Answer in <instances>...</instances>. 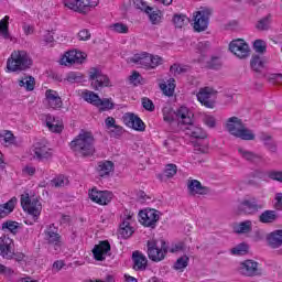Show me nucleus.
Returning <instances> with one entry per match:
<instances>
[{
	"mask_svg": "<svg viewBox=\"0 0 282 282\" xmlns=\"http://www.w3.org/2000/svg\"><path fill=\"white\" fill-rule=\"evenodd\" d=\"M238 153L241 155V158H243V160H247V162H259V160H261V156H259V154L248 151L245 148H239Z\"/></svg>",
	"mask_w": 282,
	"mask_h": 282,
	"instance_id": "nucleus-35",
	"label": "nucleus"
},
{
	"mask_svg": "<svg viewBox=\"0 0 282 282\" xmlns=\"http://www.w3.org/2000/svg\"><path fill=\"white\" fill-rule=\"evenodd\" d=\"M175 118H177L178 122H182V117L177 115V110H173L169 107L163 108V120L165 122H174Z\"/></svg>",
	"mask_w": 282,
	"mask_h": 282,
	"instance_id": "nucleus-34",
	"label": "nucleus"
},
{
	"mask_svg": "<svg viewBox=\"0 0 282 282\" xmlns=\"http://www.w3.org/2000/svg\"><path fill=\"white\" fill-rule=\"evenodd\" d=\"M133 4L137 10L145 12V14H149L153 10V8L147 6V2H144L143 0H133Z\"/></svg>",
	"mask_w": 282,
	"mask_h": 282,
	"instance_id": "nucleus-46",
	"label": "nucleus"
},
{
	"mask_svg": "<svg viewBox=\"0 0 282 282\" xmlns=\"http://www.w3.org/2000/svg\"><path fill=\"white\" fill-rule=\"evenodd\" d=\"M17 202V197H12L9 202L0 205V219L3 217H8V215H10V213L14 210Z\"/></svg>",
	"mask_w": 282,
	"mask_h": 282,
	"instance_id": "nucleus-30",
	"label": "nucleus"
},
{
	"mask_svg": "<svg viewBox=\"0 0 282 282\" xmlns=\"http://www.w3.org/2000/svg\"><path fill=\"white\" fill-rule=\"evenodd\" d=\"M43 236L46 243L51 246H55L56 248H61V243H62L61 234H58V229L56 228V226H54V224H51L46 227Z\"/></svg>",
	"mask_w": 282,
	"mask_h": 282,
	"instance_id": "nucleus-17",
	"label": "nucleus"
},
{
	"mask_svg": "<svg viewBox=\"0 0 282 282\" xmlns=\"http://www.w3.org/2000/svg\"><path fill=\"white\" fill-rule=\"evenodd\" d=\"M32 65V59L25 51H14L7 62V69L9 72H24V69H30Z\"/></svg>",
	"mask_w": 282,
	"mask_h": 282,
	"instance_id": "nucleus-5",
	"label": "nucleus"
},
{
	"mask_svg": "<svg viewBox=\"0 0 282 282\" xmlns=\"http://www.w3.org/2000/svg\"><path fill=\"white\" fill-rule=\"evenodd\" d=\"M109 252H111V245L107 240L100 241L99 245H96L93 249L94 259L96 261H105Z\"/></svg>",
	"mask_w": 282,
	"mask_h": 282,
	"instance_id": "nucleus-20",
	"label": "nucleus"
},
{
	"mask_svg": "<svg viewBox=\"0 0 282 282\" xmlns=\"http://www.w3.org/2000/svg\"><path fill=\"white\" fill-rule=\"evenodd\" d=\"M249 247L246 242H241L234 247L230 252L236 257H243V254H248Z\"/></svg>",
	"mask_w": 282,
	"mask_h": 282,
	"instance_id": "nucleus-40",
	"label": "nucleus"
},
{
	"mask_svg": "<svg viewBox=\"0 0 282 282\" xmlns=\"http://www.w3.org/2000/svg\"><path fill=\"white\" fill-rule=\"evenodd\" d=\"M267 243L270 248H281L282 246V230H274L267 236Z\"/></svg>",
	"mask_w": 282,
	"mask_h": 282,
	"instance_id": "nucleus-26",
	"label": "nucleus"
},
{
	"mask_svg": "<svg viewBox=\"0 0 282 282\" xmlns=\"http://www.w3.org/2000/svg\"><path fill=\"white\" fill-rule=\"evenodd\" d=\"M130 219L131 216H128L119 227V236L122 239H129L133 235V228L131 227V223H129Z\"/></svg>",
	"mask_w": 282,
	"mask_h": 282,
	"instance_id": "nucleus-27",
	"label": "nucleus"
},
{
	"mask_svg": "<svg viewBox=\"0 0 282 282\" xmlns=\"http://www.w3.org/2000/svg\"><path fill=\"white\" fill-rule=\"evenodd\" d=\"M177 116L181 118V124H186L185 128L186 134L192 138L204 140L206 138V133L204 130L193 123V112L188 110L187 107H181L177 109Z\"/></svg>",
	"mask_w": 282,
	"mask_h": 282,
	"instance_id": "nucleus-4",
	"label": "nucleus"
},
{
	"mask_svg": "<svg viewBox=\"0 0 282 282\" xmlns=\"http://www.w3.org/2000/svg\"><path fill=\"white\" fill-rule=\"evenodd\" d=\"M98 3V0H64L65 8L74 10V12H79L80 14H87Z\"/></svg>",
	"mask_w": 282,
	"mask_h": 282,
	"instance_id": "nucleus-9",
	"label": "nucleus"
},
{
	"mask_svg": "<svg viewBox=\"0 0 282 282\" xmlns=\"http://www.w3.org/2000/svg\"><path fill=\"white\" fill-rule=\"evenodd\" d=\"M270 80H273V83H275V85H282V74L271 75Z\"/></svg>",
	"mask_w": 282,
	"mask_h": 282,
	"instance_id": "nucleus-63",
	"label": "nucleus"
},
{
	"mask_svg": "<svg viewBox=\"0 0 282 282\" xmlns=\"http://www.w3.org/2000/svg\"><path fill=\"white\" fill-rule=\"evenodd\" d=\"M263 209V204L257 203V199H245L240 203V210L246 215H256L259 210Z\"/></svg>",
	"mask_w": 282,
	"mask_h": 282,
	"instance_id": "nucleus-21",
	"label": "nucleus"
},
{
	"mask_svg": "<svg viewBox=\"0 0 282 282\" xmlns=\"http://www.w3.org/2000/svg\"><path fill=\"white\" fill-rule=\"evenodd\" d=\"M113 166L111 161H100L97 165L99 177H110L111 173H113Z\"/></svg>",
	"mask_w": 282,
	"mask_h": 282,
	"instance_id": "nucleus-25",
	"label": "nucleus"
},
{
	"mask_svg": "<svg viewBox=\"0 0 282 282\" xmlns=\"http://www.w3.org/2000/svg\"><path fill=\"white\" fill-rule=\"evenodd\" d=\"M96 139L91 132L82 131L72 142L70 149L75 153H79L83 158H91L96 153V147L94 145Z\"/></svg>",
	"mask_w": 282,
	"mask_h": 282,
	"instance_id": "nucleus-1",
	"label": "nucleus"
},
{
	"mask_svg": "<svg viewBox=\"0 0 282 282\" xmlns=\"http://www.w3.org/2000/svg\"><path fill=\"white\" fill-rule=\"evenodd\" d=\"M78 39L79 41H89V39H91V33H89V30L84 29L79 31Z\"/></svg>",
	"mask_w": 282,
	"mask_h": 282,
	"instance_id": "nucleus-59",
	"label": "nucleus"
},
{
	"mask_svg": "<svg viewBox=\"0 0 282 282\" xmlns=\"http://www.w3.org/2000/svg\"><path fill=\"white\" fill-rule=\"evenodd\" d=\"M33 158L36 160H50L52 158V149L43 142H36L33 145Z\"/></svg>",
	"mask_w": 282,
	"mask_h": 282,
	"instance_id": "nucleus-22",
	"label": "nucleus"
},
{
	"mask_svg": "<svg viewBox=\"0 0 282 282\" xmlns=\"http://www.w3.org/2000/svg\"><path fill=\"white\" fill-rule=\"evenodd\" d=\"M76 59L74 56V51H68L66 54L62 57V65H75Z\"/></svg>",
	"mask_w": 282,
	"mask_h": 282,
	"instance_id": "nucleus-50",
	"label": "nucleus"
},
{
	"mask_svg": "<svg viewBox=\"0 0 282 282\" xmlns=\"http://www.w3.org/2000/svg\"><path fill=\"white\" fill-rule=\"evenodd\" d=\"M149 19L151 21V23H153V25H158V23H160V21H162V11L158 10V11H150L149 13Z\"/></svg>",
	"mask_w": 282,
	"mask_h": 282,
	"instance_id": "nucleus-51",
	"label": "nucleus"
},
{
	"mask_svg": "<svg viewBox=\"0 0 282 282\" xmlns=\"http://www.w3.org/2000/svg\"><path fill=\"white\" fill-rule=\"evenodd\" d=\"M197 96V100L204 105V107H207V109H213V101H210V97L213 96V88L205 87L200 88Z\"/></svg>",
	"mask_w": 282,
	"mask_h": 282,
	"instance_id": "nucleus-24",
	"label": "nucleus"
},
{
	"mask_svg": "<svg viewBox=\"0 0 282 282\" xmlns=\"http://www.w3.org/2000/svg\"><path fill=\"white\" fill-rule=\"evenodd\" d=\"M173 23L175 28H184L186 23H188V18H186L185 14H174L173 17Z\"/></svg>",
	"mask_w": 282,
	"mask_h": 282,
	"instance_id": "nucleus-42",
	"label": "nucleus"
},
{
	"mask_svg": "<svg viewBox=\"0 0 282 282\" xmlns=\"http://www.w3.org/2000/svg\"><path fill=\"white\" fill-rule=\"evenodd\" d=\"M239 274L243 276H257L261 274V270H259V263L253 260H245L239 263L237 268Z\"/></svg>",
	"mask_w": 282,
	"mask_h": 282,
	"instance_id": "nucleus-14",
	"label": "nucleus"
},
{
	"mask_svg": "<svg viewBox=\"0 0 282 282\" xmlns=\"http://www.w3.org/2000/svg\"><path fill=\"white\" fill-rule=\"evenodd\" d=\"M0 257L12 259L14 257V240L8 236L0 237Z\"/></svg>",
	"mask_w": 282,
	"mask_h": 282,
	"instance_id": "nucleus-18",
	"label": "nucleus"
},
{
	"mask_svg": "<svg viewBox=\"0 0 282 282\" xmlns=\"http://www.w3.org/2000/svg\"><path fill=\"white\" fill-rule=\"evenodd\" d=\"M65 80H67V83H83V74L70 72L66 75Z\"/></svg>",
	"mask_w": 282,
	"mask_h": 282,
	"instance_id": "nucleus-49",
	"label": "nucleus"
},
{
	"mask_svg": "<svg viewBox=\"0 0 282 282\" xmlns=\"http://www.w3.org/2000/svg\"><path fill=\"white\" fill-rule=\"evenodd\" d=\"M128 63H133L134 65H140L143 69H155L159 65L164 63V59L159 55H152L148 52H141L134 54L132 57L128 58Z\"/></svg>",
	"mask_w": 282,
	"mask_h": 282,
	"instance_id": "nucleus-6",
	"label": "nucleus"
},
{
	"mask_svg": "<svg viewBox=\"0 0 282 282\" xmlns=\"http://www.w3.org/2000/svg\"><path fill=\"white\" fill-rule=\"evenodd\" d=\"M263 67H264L263 59H261L259 56H253L251 58V68L253 69V72H261Z\"/></svg>",
	"mask_w": 282,
	"mask_h": 282,
	"instance_id": "nucleus-47",
	"label": "nucleus"
},
{
	"mask_svg": "<svg viewBox=\"0 0 282 282\" xmlns=\"http://www.w3.org/2000/svg\"><path fill=\"white\" fill-rule=\"evenodd\" d=\"M226 131L230 133V135H234V138H239L240 140H254L256 135L254 132L246 124H243V121L239 119L238 117H231L227 119L226 124H225Z\"/></svg>",
	"mask_w": 282,
	"mask_h": 282,
	"instance_id": "nucleus-3",
	"label": "nucleus"
},
{
	"mask_svg": "<svg viewBox=\"0 0 282 282\" xmlns=\"http://www.w3.org/2000/svg\"><path fill=\"white\" fill-rule=\"evenodd\" d=\"M132 261H133V270H137V271L147 270V265L149 264V260L147 259V256H144V253L140 251H133Z\"/></svg>",
	"mask_w": 282,
	"mask_h": 282,
	"instance_id": "nucleus-23",
	"label": "nucleus"
},
{
	"mask_svg": "<svg viewBox=\"0 0 282 282\" xmlns=\"http://www.w3.org/2000/svg\"><path fill=\"white\" fill-rule=\"evenodd\" d=\"M82 98L83 100L89 102V105H94L95 107H97L98 102H100V96L91 90H84L82 93Z\"/></svg>",
	"mask_w": 282,
	"mask_h": 282,
	"instance_id": "nucleus-32",
	"label": "nucleus"
},
{
	"mask_svg": "<svg viewBox=\"0 0 282 282\" xmlns=\"http://www.w3.org/2000/svg\"><path fill=\"white\" fill-rule=\"evenodd\" d=\"M69 184V180L65 175H58L51 181V185L55 188H63Z\"/></svg>",
	"mask_w": 282,
	"mask_h": 282,
	"instance_id": "nucleus-41",
	"label": "nucleus"
},
{
	"mask_svg": "<svg viewBox=\"0 0 282 282\" xmlns=\"http://www.w3.org/2000/svg\"><path fill=\"white\" fill-rule=\"evenodd\" d=\"M267 176L270 180H274L275 182H281L282 183V170L281 171H269L267 172Z\"/></svg>",
	"mask_w": 282,
	"mask_h": 282,
	"instance_id": "nucleus-58",
	"label": "nucleus"
},
{
	"mask_svg": "<svg viewBox=\"0 0 282 282\" xmlns=\"http://www.w3.org/2000/svg\"><path fill=\"white\" fill-rule=\"evenodd\" d=\"M74 56H75V63H77V65H80L83 63V59L85 58V53L74 51Z\"/></svg>",
	"mask_w": 282,
	"mask_h": 282,
	"instance_id": "nucleus-62",
	"label": "nucleus"
},
{
	"mask_svg": "<svg viewBox=\"0 0 282 282\" xmlns=\"http://www.w3.org/2000/svg\"><path fill=\"white\" fill-rule=\"evenodd\" d=\"M0 274L2 276H7V279H10L14 274V270L10 267H7L6 264L0 263Z\"/></svg>",
	"mask_w": 282,
	"mask_h": 282,
	"instance_id": "nucleus-56",
	"label": "nucleus"
},
{
	"mask_svg": "<svg viewBox=\"0 0 282 282\" xmlns=\"http://www.w3.org/2000/svg\"><path fill=\"white\" fill-rule=\"evenodd\" d=\"M110 30L117 34H127L129 32V26L124 23H115L110 25Z\"/></svg>",
	"mask_w": 282,
	"mask_h": 282,
	"instance_id": "nucleus-45",
	"label": "nucleus"
},
{
	"mask_svg": "<svg viewBox=\"0 0 282 282\" xmlns=\"http://www.w3.org/2000/svg\"><path fill=\"white\" fill-rule=\"evenodd\" d=\"M163 175L167 178L175 177L177 175V165L170 163L165 166Z\"/></svg>",
	"mask_w": 282,
	"mask_h": 282,
	"instance_id": "nucleus-44",
	"label": "nucleus"
},
{
	"mask_svg": "<svg viewBox=\"0 0 282 282\" xmlns=\"http://www.w3.org/2000/svg\"><path fill=\"white\" fill-rule=\"evenodd\" d=\"M10 17L6 15L2 20H0V34L3 39H10V32L8 28L10 25Z\"/></svg>",
	"mask_w": 282,
	"mask_h": 282,
	"instance_id": "nucleus-39",
	"label": "nucleus"
},
{
	"mask_svg": "<svg viewBox=\"0 0 282 282\" xmlns=\"http://www.w3.org/2000/svg\"><path fill=\"white\" fill-rule=\"evenodd\" d=\"M186 186H187V193L191 197H197V195L198 196L209 195L210 193V187L202 185V182L195 178H188Z\"/></svg>",
	"mask_w": 282,
	"mask_h": 282,
	"instance_id": "nucleus-13",
	"label": "nucleus"
},
{
	"mask_svg": "<svg viewBox=\"0 0 282 282\" xmlns=\"http://www.w3.org/2000/svg\"><path fill=\"white\" fill-rule=\"evenodd\" d=\"M2 144H14V142H17V139L14 138V134L12 133V131H4V133L0 134Z\"/></svg>",
	"mask_w": 282,
	"mask_h": 282,
	"instance_id": "nucleus-43",
	"label": "nucleus"
},
{
	"mask_svg": "<svg viewBox=\"0 0 282 282\" xmlns=\"http://www.w3.org/2000/svg\"><path fill=\"white\" fill-rule=\"evenodd\" d=\"M89 198L91 202H95V204H99V206H107L113 199V193L109 191H97L96 188H93L89 192Z\"/></svg>",
	"mask_w": 282,
	"mask_h": 282,
	"instance_id": "nucleus-15",
	"label": "nucleus"
},
{
	"mask_svg": "<svg viewBox=\"0 0 282 282\" xmlns=\"http://www.w3.org/2000/svg\"><path fill=\"white\" fill-rule=\"evenodd\" d=\"M160 215H162L160 210L144 209L139 213V221L145 228H155L158 221H160Z\"/></svg>",
	"mask_w": 282,
	"mask_h": 282,
	"instance_id": "nucleus-11",
	"label": "nucleus"
},
{
	"mask_svg": "<svg viewBox=\"0 0 282 282\" xmlns=\"http://www.w3.org/2000/svg\"><path fill=\"white\" fill-rule=\"evenodd\" d=\"M35 85H36V80L32 76L24 77L19 80V86L24 87L26 91H34Z\"/></svg>",
	"mask_w": 282,
	"mask_h": 282,
	"instance_id": "nucleus-37",
	"label": "nucleus"
},
{
	"mask_svg": "<svg viewBox=\"0 0 282 282\" xmlns=\"http://www.w3.org/2000/svg\"><path fill=\"white\" fill-rule=\"evenodd\" d=\"M267 47H268V44L263 40H256L253 42V50L258 54H264Z\"/></svg>",
	"mask_w": 282,
	"mask_h": 282,
	"instance_id": "nucleus-48",
	"label": "nucleus"
},
{
	"mask_svg": "<svg viewBox=\"0 0 282 282\" xmlns=\"http://www.w3.org/2000/svg\"><path fill=\"white\" fill-rule=\"evenodd\" d=\"M141 102L145 111H155V105L153 104V100H151L149 97H143L141 99Z\"/></svg>",
	"mask_w": 282,
	"mask_h": 282,
	"instance_id": "nucleus-53",
	"label": "nucleus"
},
{
	"mask_svg": "<svg viewBox=\"0 0 282 282\" xmlns=\"http://www.w3.org/2000/svg\"><path fill=\"white\" fill-rule=\"evenodd\" d=\"M188 267V257H181L174 263L175 270H184V268Z\"/></svg>",
	"mask_w": 282,
	"mask_h": 282,
	"instance_id": "nucleus-52",
	"label": "nucleus"
},
{
	"mask_svg": "<svg viewBox=\"0 0 282 282\" xmlns=\"http://www.w3.org/2000/svg\"><path fill=\"white\" fill-rule=\"evenodd\" d=\"M88 80L90 83V87L95 89V91H99L104 87H110L111 80L109 76L102 73L99 68L91 67L88 72Z\"/></svg>",
	"mask_w": 282,
	"mask_h": 282,
	"instance_id": "nucleus-8",
	"label": "nucleus"
},
{
	"mask_svg": "<svg viewBox=\"0 0 282 282\" xmlns=\"http://www.w3.org/2000/svg\"><path fill=\"white\" fill-rule=\"evenodd\" d=\"M234 232H236V235H248V232H252V220H245L235 224Z\"/></svg>",
	"mask_w": 282,
	"mask_h": 282,
	"instance_id": "nucleus-29",
	"label": "nucleus"
},
{
	"mask_svg": "<svg viewBox=\"0 0 282 282\" xmlns=\"http://www.w3.org/2000/svg\"><path fill=\"white\" fill-rule=\"evenodd\" d=\"M279 219V215L274 210H264L259 216V221L261 224H274V221Z\"/></svg>",
	"mask_w": 282,
	"mask_h": 282,
	"instance_id": "nucleus-33",
	"label": "nucleus"
},
{
	"mask_svg": "<svg viewBox=\"0 0 282 282\" xmlns=\"http://www.w3.org/2000/svg\"><path fill=\"white\" fill-rule=\"evenodd\" d=\"M97 107H101L102 111H107L109 109H113V102L109 99H100L99 102H97Z\"/></svg>",
	"mask_w": 282,
	"mask_h": 282,
	"instance_id": "nucleus-55",
	"label": "nucleus"
},
{
	"mask_svg": "<svg viewBox=\"0 0 282 282\" xmlns=\"http://www.w3.org/2000/svg\"><path fill=\"white\" fill-rule=\"evenodd\" d=\"M46 127L53 133H61V131H63V123L52 115L46 116Z\"/></svg>",
	"mask_w": 282,
	"mask_h": 282,
	"instance_id": "nucleus-28",
	"label": "nucleus"
},
{
	"mask_svg": "<svg viewBox=\"0 0 282 282\" xmlns=\"http://www.w3.org/2000/svg\"><path fill=\"white\" fill-rule=\"evenodd\" d=\"M122 120L126 127H130L134 131H144L147 129V124H144L142 119L133 112H126Z\"/></svg>",
	"mask_w": 282,
	"mask_h": 282,
	"instance_id": "nucleus-16",
	"label": "nucleus"
},
{
	"mask_svg": "<svg viewBox=\"0 0 282 282\" xmlns=\"http://www.w3.org/2000/svg\"><path fill=\"white\" fill-rule=\"evenodd\" d=\"M160 89L165 96H173L175 94V79H170L169 84H160Z\"/></svg>",
	"mask_w": 282,
	"mask_h": 282,
	"instance_id": "nucleus-38",
	"label": "nucleus"
},
{
	"mask_svg": "<svg viewBox=\"0 0 282 282\" xmlns=\"http://www.w3.org/2000/svg\"><path fill=\"white\" fill-rule=\"evenodd\" d=\"M274 208H275L276 210H282V193L275 194V204H274Z\"/></svg>",
	"mask_w": 282,
	"mask_h": 282,
	"instance_id": "nucleus-61",
	"label": "nucleus"
},
{
	"mask_svg": "<svg viewBox=\"0 0 282 282\" xmlns=\"http://www.w3.org/2000/svg\"><path fill=\"white\" fill-rule=\"evenodd\" d=\"M198 50L203 56H209L210 54V43L209 42H200L198 44Z\"/></svg>",
	"mask_w": 282,
	"mask_h": 282,
	"instance_id": "nucleus-54",
	"label": "nucleus"
},
{
	"mask_svg": "<svg viewBox=\"0 0 282 282\" xmlns=\"http://www.w3.org/2000/svg\"><path fill=\"white\" fill-rule=\"evenodd\" d=\"M229 51L240 59L248 58V56H250V46L241 39L231 41L229 43Z\"/></svg>",
	"mask_w": 282,
	"mask_h": 282,
	"instance_id": "nucleus-12",
	"label": "nucleus"
},
{
	"mask_svg": "<svg viewBox=\"0 0 282 282\" xmlns=\"http://www.w3.org/2000/svg\"><path fill=\"white\" fill-rule=\"evenodd\" d=\"M270 25H272V15H267L257 22L256 28L259 32H264L270 30Z\"/></svg>",
	"mask_w": 282,
	"mask_h": 282,
	"instance_id": "nucleus-36",
	"label": "nucleus"
},
{
	"mask_svg": "<svg viewBox=\"0 0 282 282\" xmlns=\"http://www.w3.org/2000/svg\"><path fill=\"white\" fill-rule=\"evenodd\" d=\"M45 102L50 109H63V99L56 90L47 89L45 91Z\"/></svg>",
	"mask_w": 282,
	"mask_h": 282,
	"instance_id": "nucleus-19",
	"label": "nucleus"
},
{
	"mask_svg": "<svg viewBox=\"0 0 282 282\" xmlns=\"http://www.w3.org/2000/svg\"><path fill=\"white\" fill-rule=\"evenodd\" d=\"M21 206L29 214V218L24 220V224L34 226L39 221V217H41V210H43L41 202L39 198H30V194H22Z\"/></svg>",
	"mask_w": 282,
	"mask_h": 282,
	"instance_id": "nucleus-2",
	"label": "nucleus"
},
{
	"mask_svg": "<svg viewBox=\"0 0 282 282\" xmlns=\"http://www.w3.org/2000/svg\"><path fill=\"white\" fill-rule=\"evenodd\" d=\"M147 248L149 260L155 263L164 261L166 254H169V246L164 240H161V247L158 246V240H148Z\"/></svg>",
	"mask_w": 282,
	"mask_h": 282,
	"instance_id": "nucleus-7",
	"label": "nucleus"
},
{
	"mask_svg": "<svg viewBox=\"0 0 282 282\" xmlns=\"http://www.w3.org/2000/svg\"><path fill=\"white\" fill-rule=\"evenodd\" d=\"M210 10L204 9L202 11H196L193 15V28L194 32H206L208 30V23L210 21Z\"/></svg>",
	"mask_w": 282,
	"mask_h": 282,
	"instance_id": "nucleus-10",
	"label": "nucleus"
},
{
	"mask_svg": "<svg viewBox=\"0 0 282 282\" xmlns=\"http://www.w3.org/2000/svg\"><path fill=\"white\" fill-rule=\"evenodd\" d=\"M170 72L174 74V76H180V74H186V68L180 64H174L170 67Z\"/></svg>",
	"mask_w": 282,
	"mask_h": 282,
	"instance_id": "nucleus-57",
	"label": "nucleus"
},
{
	"mask_svg": "<svg viewBox=\"0 0 282 282\" xmlns=\"http://www.w3.org/2000/svg\"><path fill=\"white\" fill-rule=\"evenodd\" d=\"M107 129H113L116 124V119L113 117H107L105 120Z\"/></svg>",
	"mask_w": 282,
	"mask_h": 282,
	"instance_id": "nucleus-64",
	"label": "nucleus"
},
{
	"mask_svg": "<svg viewBox=\"0 0 282 282\" xmlns=\"http://www.w3.org/2000/svg\"><path fill=\"white\" fill-rule=\"evenodd\" d=\"M20 228L21 225L14 220H7L1 225V230H3V232H11V235H17Z\"/></svg>",
	"mask_w": 282,
	"mask_h": 282,
	"instance_id": "nucleus-31",
	"label": "nucleus"
},
{
	"mask_svg": "<svg viewBox=\"0 0 282 282\" xmlns=\"http://www.w3.org/2000/svg\"><path fill=\"white\" fill-rule=\"evenodd\" d=\"M221 65H224V62L221 61V56H214L213 69H221Z\"/></svg>",
	"mask_w": 282,
	"mask_h": 282,
	"instance_id": "nucleus-60",
	"label": "nucleus"
}]
</instances>
